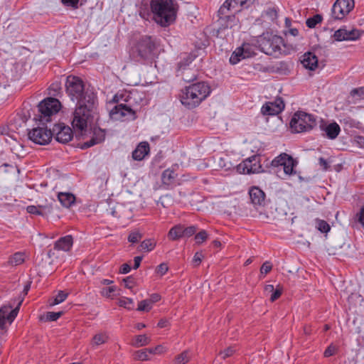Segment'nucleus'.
Returning a JSON list of instances; mask_svg holds the SVG:
<instances>
[{
	"instance_id": "nucleus-7",
	"label": "nucleus",
	"mask_w": 364,
	"mask_h": 364,
	"mask_svg": "<svg viewBox=\"0 0 364 364\" xmlns=\"http://www.w3.org/2000/svg\"><path fill=\"white\" fill-rule=\"evenodd\" d=\"M155 48V43L151 36H142L132 48L131 55L136 61L148 60L153 57Z\"/></svg>"
},
{
	"instance_id": "nucleus-6",
	"label": "nucleus",
	"mask_w": 364,
	"mask_h": 364,
	"mask_svg": "<svg viewBox=\"0 0 364 364\" xmlns=\"http://www.w3.org/2000/svg\"><path fill=\"white\" fill-rule=\"evenodd\" d=\"M61 104L60 101L53 97H48L41 101L38 105V114L35 119L38 120L43 125L53 120L60 111Z\"/></svg>"
},
{
	"instance_id": "nucleus-33",
	"label": "nucleus",
	"mask_w": 364,
	"mask_h": 364,
	"mask_svg": "<svg viewBox=\"0 0 364 364\" xmlns=\"http://www.w3.org/2000/svg\"><path fill=\"white\" fill-rule=\"evenodd\" d=\"M156 245V242L154 239H146L141 242L139 247L141 250L151 252L155 248Z\"/></svg>"
},
{
	"instance_id": "nucleus-46",
	"label": "nucleus",
	"mask_w": 364,
	"mask_h": 364,
	"mask_svg": "<svg viewBox=\"0 0 364 364\" xmlns=\"http://www.w3.org/2000/svg\"><path fill=\"white\" fill-rule=\"evenodd\" d=\"M142 234L139 231L131 232L127 237V240L131 243H137L141 238Z\"/></svg>"
},
{
	"instance_id": "nucleus-45",
	"label": "nucleus",
	"mask_w": 364,
	"mask_h": 364,
	"mask_svg": "<svg viewBox=\"0 0 364 364\" xmlns=\"http://www.w3.org/2000/svg\"><path fill=\"white\" fill-rule=\"evenodd\" d=\"M152 304L149 299H144L139 302L137 310L140 311H149L151 309Z\"/></svg>"
},
{
	"instance_id": "nucleus-43",
	"label": "nucleus",
	"mask_w": 364,
	"mask_h": 364,
	"mask_svg": "<svg viewBox=\"0 0 364 364\" xmlns=\"http://www.w3.org/2000/svg\"><path fill=\"white\" fill-rule=\"evenodd\" d=\"M208 237V234L206 230H202L195 235V240L196 244L200 245L205 242Z\"/></svg>"
},
{
	"instance_id": "nucleus-3",
	"label": "nucleus",
	"mask_w": 364,
	"mask_h": 364,
	"mask_svg": "<svg viewBox=\"0 0 364 364\" xmlns=\"http://www.w3.org/2000/svg\"><path fill=\"white\" fill-rule=\"evenodd\" d=\"M66 92L73 101L77 104L87 103V95L92 93L93 102L97 103L96 94L90 89L85 88L84 82L77 76L69 75L65 82Z\"/></svg>"
},
{
	"instance_id": "nucleus-44",
	"label": "nucleus",
	"mask_w": 364,
	"mask_h": 364,
	"mask_svg": "<svg viewBox=\"0 0 364 364\" xmlns=\"http://www.w3.org/2000/svg\"><path fill=\"white\" fill-rule=\"evenodd\" d=\"M361 36V32L358 29H352L350 31L347 30V41H355L360 38Z\"/></svg>"
},
{
	"instance_id": "nucleus-2",
	"label": "nucleus",
	"mask_w": 364,
	"mask_h": 364,
	"mask_svg": "<svg viewBox=\"0 0 364 364\" xmlns=\"http://www.w3.org/2000/svg\"><path fill=\"white\" fill-rule=\"evenodd\" d=\"M87 103L77 104L73 112L71 124L75 132H82L87 129L88 119L96 108L97 103L93 102L92 94L87 95Z\"/></svg>"
},
{
	"instance_id": "nucleus-63",
	"label": "nucleus",
	"mask_w": 364,
	"mask_h": 364,
	"mask_svg": "<svg viewBox=\"0 0 364 364\" xmlns=\"http://www.w3.org/2000/svg\"><path fill=\"white\" fill-rule=\"evenodd\" d=\"M318 164L323 171L328 170L330 167L328 162L323 157L318 159Z\"/></svg>"
},
{
	"instance_id": "nucleus-57",
	"label": "nucleus",
	"mask_w": 364,
	"mask_h": 364,
	"mask_svg": "<svg viewBox=\"0 0 364 364\" xmlns=\"http://www.w3.org/2000/svg\"><path fill=\"white\" fill-rule=\"evenodd\" d=\"M168 269V265L166 263H161L157 266L156 272L161 276L165 274Z\"/></svg>"
},
{
	"instance_id": "nucleus-14",
	"label": "nucleus",
	"mask_w": 364,
	"mask_h": 364,
	"mask_svg": "<svg viewBox=\"0 0 364 364\" xmlns=\"http://www.w3.org/2000/svg\"><path fill=\"white\" fill-rule=\"evenodd\" d=\"M284 108L283 99L277 97L273 102H265L261 108V113L264 116H275L280 114Z\"/></svg>"
},
{
	"instance_id": "nucleus-13",
	"label": "nucleus",
	"mask_w": 364,
	"mask_h": 364,
	"mask_svg": "<svg viewBox=\"0 0 364 364\" xmlns=\"http://www.w3.org/2000/svg\"><path fill=\"white\" fill-rule=\"evenodd\" d=\"M109 115L115 120H123L124 117H127V119L132 120L136 118L135 112L131 107L124 104H119L114 106L110 110Z\"/></svg>"
},
{
	"instance_id": "nucleus-12",
	"label": "nucleus",
	"mask_w": 364,
	"mask_h": 364,
	"mask_svg": "<svg viewBox=\"0 0 364 364\" xmlns=\"http://www.w3.org/2000/svg\"><path fill=\"white\" fill-rule=\"evenodd\" d=\"M204 100L201 96L197 95L189 86L181 90L180 101L188 109H193L198 107Z\"/></svg>"
},
{
	"instance_id": "nucleus-8",
	"label": "nucleus",
	"mask_w": 364,
	"mask_h": 364,
	"mask_svg": "<svg viewBox=\"0 0 364 364\" xmlns=\"http://www.w3.org/2000/svg\"><path fill=\"white\" fill-rule=\"evenodd\" d=\"M259 155H253L237 166V171L243 174L256 173L262 171Z\"/></svg>"
},
{
	"instance_id": "nucleus-30",
	"label": "nucleus",
	"mask_w": 364,
	"mask_h": 364,
	"mask_svg": "<svg viewBox=\"0 0 364 364\" xmlns=\"http://www.w3.org/2000/svg\"><path fill=\"white\" fill-rule=\"evenodd\" d=\"M55 202V200L51 198L49 202L46 200L45 203L38 205L40 212L42 213L41 216H47L53 212Z\"/></svg>"
},
{
	"instance_id": "nucleus-58",
	"label": "nucleus",
	"mask_w": 364,
	"mask_h": 364,
	"mask_svg": "<svg viewBox=\"0 0 364 364\" xmlns=\"http://www.w3.org/2000/svg\"><path fill=\"white\" fill-rule=\"evenodd\" d=\"M26 211L30 214H33L36 215H41V213L40 212L38 205H28L26 208Z\"/></svg>"
},
{
	"instance_id": "nucleus-5",
	"label": "nucleus",
	"mask_w": 364,
	"mask_h": 364,
	"mask_svg": "<svg viewBox=\"0 0 364 364\" xmlns=\"http://www.w3.org/2000/svg\"><path fill=\"white\" fill-rule=\"evenodd\" d=\"M290 127L294 133L311 131L317 125V118L303 111L296 112L290 121Z\"/></svg>"
},
{
	"instance_id": "nucleus-1",
	"label": "nucleus",
	"mask_w": 364,
	"mask_h": 364,
	"mask_svg": "<svg viewBox=\"0 0 364 364\" xmlns=\"http://www.w3.org/2000/svg\"><path fill=\"white\" fill-rule=\"evenodd\" d=\"M149 6L152 19L160 26L168 27L176 21L179 9L176 0H151Z\"/></svg>"
},
{
	"instance_id": "nucleus-53",
	"label": "nucleus",
	"mask_w": 364,
	"mask_h": 364,
	"mask_svg": "<svg viewBox=\"0 0 364 364\" xmlns=\"http://www.w3.org/2000/svg\"><path fill=\"white\" fill-rule=\"evenodd\" d=\"M63 311L53 312L49 311L46 314V320L49 321H54L58 320L62 315Z\"/></svg>"
},
{
	"instance_id": "nucleus-10",
	"label": "nucleus",
	"mask_w": 364,
	"mask_h": 364,
	"mask_svg": "<svg viewBox=\"0 0 364 364\" xmlns=\"http://www.w3.org/2000/svg\"><path fill=\"white\" fill-rule=\"evenodd\" d=\"M53 132L47 127H40L33 129L28 132V138L34 143L40 145L48 144L52 139Z\"/></svg>"
},
{
	"instance_id": "nucleus-55",
	"label": "nucleus",
	"mask_w": 364,
	"mask_h": 364,
	"mask_svg": "<svg viewBox=\"0 0 364 364\" xmlns=\"http://www.w3.org/2000/svg\"><path fill=\"white\" fill-rule=\"evenodd\" d=\"M336 351H337V348L333 344L331 343L325 350V351L323 353V355L326 358H328L330 356L333 355Z\"/></svg>"
},
{
	"instance_id": "nucleus-64",
	"label": "nucleus",
	"mask_w": 364,
	"mask_h": 364,
	"mask_svg": "<svg viewBox=\"0 0 364 364\" xmlns=\"http://www.w3.org/2000/svg\"><path fill=\"white\" fill-rule=\"evenodd\" d=\"M356 218L360 223L364 225V206H363L359 213L356 214Z\"/></svg>"
},
{
	"instance_id": "nucleus-19",
	"label": "nucleus",
	"mask_w": 364,
	"mask_h": 364,
	"mask_svg": "<svg viewBox=\"0 0 364 364\" xmlns=\"http://www.w3.org/2000/svg\"><path fill=\"white\" fill-rule=\"evenodd\" d=\"M105 139V131L101 128H95L93 130L92 137L87 141L80 145L82 149H88L95 144H98L104 141Z\"/></svg>"
},
{
	"instance_id": "nucleus-62",
	"label": "nucleus",
	"mask_w": 364,
	"mask_h": 364,
	"mask_svg": "<svg viewBox=\"0 0 364 364\" xmlns=\"http://www.w3.org/2000/svg\"><path fill=\"white\" fill-rule=\"evenodd\" d=\"M343 122L345 124H348L350 127H358L359 122L350 117L343 119Z\"/></svg>"
},
{
	"instance_id": "nucleus-22",
	"label": "nucleus",
	"mask_w": 364,
	"mask_h": 364,
	"mask_svg": "<svg viewBox=\"0 0 364 364\" xmlns=\"http://www.w3.org/2000/svg\"><path fill=\"white\" fill-rule=\"evenodd\" d=\"M73 245V238L72 235H68L61 237L54 243V249L56 250L69 251Z\"/></svg>"
},
{
	"instance_id": "nucleus-59",
	"label": "nucleus",
	"mask_w": 364,
	"mask_h": 364,
	"mask_svg": "<svg viewBox=\"0 0 364 364\" xmlns=\"http://www.w3.org/2000/svg\"><path fill=\"white\" fill-rule=\"evenodd\" d=\"M272 269V265L270 264L269 262H265L263 263L260 268V272L261 274H267L269 273Z\"/></svg>"
},
{
	"instance_id": "nucleus-29",
	"label": "nucleus",
	"mask_w": 364,
	"mask_h": 364,
	"mask_svg": "<svg viewBox=\"0 0 364 364\" xmlns=\"http://www.w3.org/2000/svg\"><path fill=\"white\" fill-rule=\"evenodd\" d=\"M25 261V253L17 252L9 257L8 264L11 266H18L23 264Z\"/></svg>"
},
{
	"instance_id": "nucleus-17",
	"label": "nucleus",
	"mask_w": 364,
	"mask_h": 364,
	"mask_svg": "<svg viewBox=\"0 0 364 364\" xmlns=\"http://www.w3.org/2000/svg\"><path fill=\"white\" fill-rule=\"evenodd\" d=\"M319 129L322 135L329 139H335L341 132L340 126L336 122L328 124L322 119L320 120Z\"/></svg>"
},
{
	"instance_id": "nucleus-61",
	"label": "nucleus",
	"mask_w": 364,
	"mask_h": 364,
	"mask_svg": "<svg viewBox=\"0 0 364 364\" xmlns=\"http://www.w3.org/2000/svg\"><path fill=\"white\" fill-rule=\"evenodd\" d=\"M80 0H61L63 4L66 6H71L73 9H77Z\"/></svg>"
},
{
	"instance_id": "nucleus-50",
	"label": "nucleus",
	"mask_w": 364,
	"mask_h": 364,
	"mask_svg": "<svg viewBox=\"0 0 364 364\" xmlns=\"http://www.w3.org/2000/svg\"><path fill=\"white\" fill-rule=\"evenodd\" d=\"M235 349L232 346H230L227 348H225L224 350H221L219 353V355L222 357L223 359H226L227 358H229L232 356L235 353Z\"/></svg>"
},
{
	"instance_id": "nucleus-27",
	"label": "nucleus",
	"mask_w": 364,
	"mask_h": 364,
	"mask_svg": "<svg viewBox=\"0 0 364 364\" xmlns=\"http://www.w3.org/2000/svg\"><path fill=\"white\" fill-rule=\"evenodd\" d=\"M183 237V225H177L173 226L168 233V237L171 240H178Z\"/></svg>"
},
{
	"instance_id": "nucleus-41",
	"label": "nucleus",
	"mask_w": 364,
	"mask_h": 364,
	"mask_svg": "<svg viewBox=\"0 0 364 364\" xmlns=\"http://www.w3.org/2000/svg\"><path fill=\"white\" fill-rule=\"evenodd\" d=\"M347 29L341 28L335 31L333 38L337 41H347Z\"/></svg>"
},
{
	"instance_id": "nucleus-48",
	"label": "nucleus",
	"mask_w": 364,
	"mask_h": 364,
	"mask_svg": "<svg viewBox=\"0 0 364 364\" xmlns=\"http://www.w3.org/2000/svg\"><path fill=\"white\" fill-rule=\"evenodd\" d=\"M350 95L353 97H355L356 100H363L364 99V87H358L353 89L350 91Z\"/></svg>"
},
{
	"instance_id": "nucleus-36",
	"label": "nucleus",
	"mask_w": 364,
	"mask_h": 364,
	"mask_svg": "<svg viewBox=\"0 0 364 364\" xmlns=\"http://www.w3.org/2000/svg\"><path fill=\"white\" fill-rule=\"evenodd\" d=\"M151 341V338L146 335H139L136 337L133 342V346L135 347H141L148 345Z\"/></svg>"
},
{
	"instance_id": "nucleus-52",
	"label": "nucleus",
	"mask_w": 364,
	"mask_h": 364,
	"mask_svg": "<svg viewBox=\"0 0 364 364\" xmlns=\"http://www.w3.org/2000/svg\"><path fill=\"white\" fill-rule=\"evenodd\" d=\"M117 289L115 286H111L109 287L102 288L100 291V294L102 296L109 298L111 297V294L114 292Z\"/></svg>"
},
{
	"instance_id": "nucleus-21",
	"label": "nucleus",
	"mask_w": 364,
	"mask_h": 364,
	"mask_svg": "<svg viewBox=\"0 0 364 364\" xmlns=\"http://www.w3.org/2000/svg\"><path fill=\"white\" fill-rule=\"evenodd\" d=\"M190 88L197 95L201 96V98L205 100L211 92L210 87L205 82H198L189 85Z\"/></svg>"
},
{
	"instance_id": "nucleus-47",
	"label": "nucleus",
	"mask_w": 364,
	"mask_h": 364,
	"mask_svg": "<svg viewBox=\"0 0 364 364\" xmlns=\"http://www.w3.org/2000/svg\"><path fill=\"white\" fill-rule=\"evenodd\" d=\"M122 206L119 204H116L113 206H109L107 210L109 214L115 218H120L121 214L119 213V209H121Z\"/></svg>"
},
{
	"instance_id": "nucleus-54",
	"label": "nucleus",
	"mask_w": 364,
	"mask_h": 364,
	"mask_svg": "<svg viewBox=\"0 0 364 364\" xmlns=\"http://www.w3.org/2000/svg\"><path fill=\"white\" fill-rule=\"evenodd\" d=\"M282 291V287H281L280 286H277L276 289H274L272 293V295L270 296V301L272 302H274V301L278 299L281 296Z\"/></svg>"
},
{
	"instance_id": "nucleus-60",
	"label": "nucleus",
	"mask_w": 364,
	"mask_h": 364,
	"mask_svg": "<svg viewBox=\"0 0 364 364\" xmlns=\"http://www.w3.org/2000/svg\"><path fill=\"white\" fill-rule=\"evenodd\" d=\"M125 287L127 289H132L134 285V279L133 277L129 276L123 279Z\"/></svg>"
},
{
	"instance_id": "nucleus-9",
	"label": "nucleus",
	"mask_w": 364,
	"mask_h": 364,
	"mask_svg": "<svg viewBox=\"0 0 364 364\" xmlns=\"http://www.w3.org/2000/svg\"><path fill=\"white\" fill-rule=\"evenodd\" d=\"M271 164L274 167L282 166L287 175H292L296 173L294 168L297 165V161L291 156L282 153L274 159Z\"/></svg>"
},
{
	"instance_id": "nucleus-40",
	"label": "nucleus",
	"mask_w": 364,
	"mask_h": 364,
	"mask_svg": "<svg viewBox=\"0 0 364 364\" xmlns=\"http://www.w3.org/2000/svg\"><path fill=\"white\" fill-rule=\"evenodd\" d=\"M316 228H318V230L323 232V233H327L330 231L331 230V227L329 225V224L323 220H316Z\"/></svg>"
},
{
	"instance_id": "nucleus-26",
	"label": "nucleus",
	"mask_w": 364,
	"mask_h": 364,
	"mask_svg": "<svg viewBox=\"0 0 364 364\" xmlns=\"http://www.w3.org/2000/svg\"><path fill=\"white\" fill-rule=\"evenodd\" d=\"M177 174L170 168L166 169L162 173L161 180L164 185L170 186L174 184Z\"/></svg>"
},
{
	"instance_id": "nucleus-42",
	"label": "nucleus",
	"mask_w": 364,
	"mask_h": 364,
	"mask_svg": "<svg viewBox=\"0 0 364 364\" xmlns=\"http://www.w3.org/2000/svg\"><path fill=\"white\" fill-rule=\"evenodd\" d=\"M240 48L242 49V53L246 58H251L255 55L252 46L249 43H243Z\"/></svg>"
},
{
	"instance_id": "nucleus-4",
	"label": "nucleus",
	"mask_w": 364,
	"mask_h": 364,
	"mask_svg": "<svg viewBox=\"0 0 364 364\" xmlns=\"http://www.w3.org/2000/svg\"><path fill=\"white\" fill-rule=\"evenodd\" d=\"M257 43L262 52L274 57L282 53V46H284L283 38L271 32L263 33L258 37Z\"/></svg>"
},
{
	"instance_id": "nucleus-15",
	"label": "nucleus",
	"mask_w": 364,
	"mask_h": 364,
	"mask_svg": "<svg viewBox=\"0 0 364 364\" xmlns=\"http://www.w3.org/2000/svg\"><path fill=\"white\" fill-rule=\"evenodd\" d=\"M52 132L53 136L55 135L56 141L62 144L69 142L73 136L72 129L63 123L55 124Z\"/></svg>"
},
{
	"instance_id": "nucleus-34",
	"label": "nucleus",
	"mask_w": 364,
	"mask_h": 364,
	"mask_svg": "<svg viewBox=\"0 0 364 364\" xmlns=\"http://www.w3.org/2000/svg\"><path fill=\"white\" fill-rule=\"evenodd\" d=\"M190 353L188 350H184L176 356L173 364H186L190 360Z\"/></svg>"
},
{
	"instance_id": "nucleus-35",
	"label": "nucleus",
	"mask_w": 364,
	"mask_h": 364,
	"mask_svg": "<svg viewBox=\"0 0 364 364\" xmlns=\"http://www.w3.org/2000/svg\"><path fill=\"white\" fill-rule=\"evenodd\" d=\"M108 340V336L105 333H100L93 336L92 345L97 346L106 343Z\"/></svg>"
},
{
	"instance_id": "nucleus-28",
	"label": "nucleus",
	"mask_w": 364,
	"mask_h": 364,
	"mask_svg": "<svg viewBox=\"0 0 364 364\" xmlns=\"http://www.w3.org/2000/svg\"><path fill=\"white\" fill-rule=\"evenodd\" d=\"M178 76H181L183 80L185 82H191L196 80V75L195 74L194 70L190 68H184L182 69V70H180V69H178Z\"/></svg>"
},
{
	"instance_id": "nucleus-32",
	"label": "nucleus",
	"mask_w": 364,
	"mask_h": 364,
	"mask_svg": "<svg viewBox=\"0 0 364 364\" xmlns=\"http://www.w3.org/2000/svg\"><path fill=\"white\" fill-rule=\"evenodd\" d=\"M244 53H242V49L240 47L237 48L232 53L230 58V63L232 65H235L238 63L240 60L245 59Z\"/></svg>"
},
{
	"instance_id": "nucleus-31",
	"label": "nucleus",
	"mask_w": 364,
	"mask_h": 364,
	"mask_svg": "<svg viewBox=\"0 0 364 364\" xmlns=\"http://www.w3.org/2000/svg\"><path fill=\"white\" fill-rule=\"evenodd\" d=\"M228 14L235 15V9L231 0H225L218 11V15H226Z\"/></svg>"
},
{
	"instance_id": "nucleus-20",
	"label": "nucleus",
	"mask_w": 364,
	"mask_h": 364,
	"mask_svg": "<svg viewBox=\"0 0 364 364\" xmlns=\"http://www.w3.org/2000/svg\"><path fill=\"white\" fill-rule=\"evenodd\" d=\"M251 202L255 205L262 206L264 204L265 193L257 186H252L249 190Z\"/></svg>"
},
{
	"instance_id": "nucleus-16",
	"label": "nucleus",
	"mask_w": 364,
	"mask_h": 364,
	"mask_svg": "<svg viewBox=\"0 0 364 364\" xmlns=\"http://www.w3.org/2000/svg\"><path fill=\"white\" fill-rule=\"evenodd\" d=\"M22 303V301H21L18 306L12 309V306L9 305H5L1 307L0 309V328L1 329L4 328L6 321H9V323L13 322L14 318L16 317L18 311L19 307Z\"/></svg>"
},
{
	"instance_id": "nucleus-23",
	"label": "nucleus",
	"mask_w": 364,
	"mask_h": 364,
	"mask_svg": "<svg viewBox=\"0 0 364 364\" xmlns=\"http://www.w3.org/2000/svg\"><path fill=\"white\" fill-rule=\"evenodd\" d=\"M301 63L304 68L314 70L318 66V58L314 53L307 52L304 54Z\"/></svg>"
},
{
	"instance_id": "nucleus-25",
	"label": "nucleus",
	"mask_w": 364,
	"mask_h": 364,
	"mask_svg": "<svg viewBox=\"0 0 364 364\" xmlns=\"http://www.w3.org/2000/svg\"><path fill=\"white\" fill-rule=\"evenodd\" d=\"M58 199L63 207L70 208L75 203V196L70 193L60 192L58 194Z\"/></svg>"
},
{
	"instance_id": "nucleus-56",
	"label": "nucleus",
	"mask_w": 364,
	"mask_h": 364,
	"mask_svg": "<svg viewBox=\"0 0 364 364\" xmlns=\"http://www.w3.org/2000/svg\"><path fill=\"white\" fill-rule=\"evenodd\" d=\"M265 14L272 21L277 18V11L274 7L268 8Z\"/></svg>"
},
{
	"instance_id": "nucleus-49",
	"label": "nucleus",
	"mask_w": 364,
	"mask_h": 364,
	"mask_svg": "<svg viewBox=\"0 0 364 364\" xmlns=\"http://www.w3.org/2000/svg\"><path fill=\"white\" fill-rule=\"evenodd\" d=\"M117 304L121 307H124L127 309H132V306H131L133 304V300L129 298H122L119 299Z\"/></svg>"
},
{
	"instance_id": "nucleus-38",
	"label": "nucleus",
	"mask_w": 364,
	"mask_h": 364,
	"mask_svg": "<svg viewBox=\"0 0 364 364\" xmlns=\"http://www.w3.org/2000/svg\"><path fill=\"white\" fill-rule=\"evenodd\" d=\"M134 359L136 360H150L148 355V349H141L136 350L133 354Z\"/></svg>"
},
{
	"instance_id": "nucleus-37",
	"label": "nucleus",
	"mask_w": 364,
	"mask_h": 364,
	"mask_svg": "<svg viewBox=\"0 0 364 364\" xmlns=\"http://www.w3.org/2000/svg\"><path fill=\"white\" fill-rule=\"evenodd\" d=\"M322 20L323 18L321 15L316 14L313 17L309 18L306 21V24L307 27L313 28H315L317 24L320 23Z\"/></svg>"
},
{
	"instance_id": "nucleus-24",
	"label": "nucleus",
	"mask_w": 364,
	"mask_h": 364,
	"mask_svg": "<svg viewBox=\"0 0 364 364\" xmlns=\"http://www.w3.org/2000/svg\"><path fill=\"white\" fill-rule=\"evenodd\" d=\"M149 144L147 142H141L132 152V158L136 161H141L149 153Z\"/></svg>"
},
{
	"instance_id": "nucleus-51",
	"label": "nucleus",
	"mask_w": 364,
	"mask_h": 364,
	"mask_svg": "<svg viewBox=\"0 0 364 364\" xmlns=\"http://www.w3.org/2000/svg\"><path fill=\"white\" fill-rule=\"evenodd\" d=\"M197 231V227L195 225H191L189 227H185L183 225V237H189L192 235H193Z\"/></svg>"
},
{
	"instance_id": "nucleus-18",
	"label": "nucleus",
	"mask_w": 364,
	"mask_h": 364,
	"mask_svg": "<svg viewBox=\"0 0 364 364\" xmlns=\"http://www.w3.org/2000/svg\"><path fill=\"white\" fill-rule=\"evenodd\" d=\"M218 31H223L227 28H240L239 19L235 14L218 15Z\"/></svg>"
},
{
	"instance_id": "nucleus-39",
	"label": "nucleus",
	"mask_w": 364,
	"mask_h": 364,
	"mask_svg": "<svg viewBox=\"0 0 364 364\" xmlns=\"http://www.w3.org/2000/svg\"><path fill=\"white\" fill-rule=\"evenodd\" d=\"M194 58L195 56L191 54L186 55V56L183 58L181 62L178 63V69L182 70V69L187 68V66H188L189 64L193 62Z\"/></svg>"
},
{
	"instance_id": "nucleus-11",
	"label": "nucleus",
	"mask_w": 364,
	"mask_h": 364,
	"mask_svg": "<svg viewBox=\"0 0 364 364\" xmlns=\"http://www.w3.org/2000/svg\"><path fill=\"white\" fill-rule=\"evenodd\" d=\"M354 6V0H336L332 8V16L336 20H341L350 12Z\"/></svg>"
}]
</instances>
